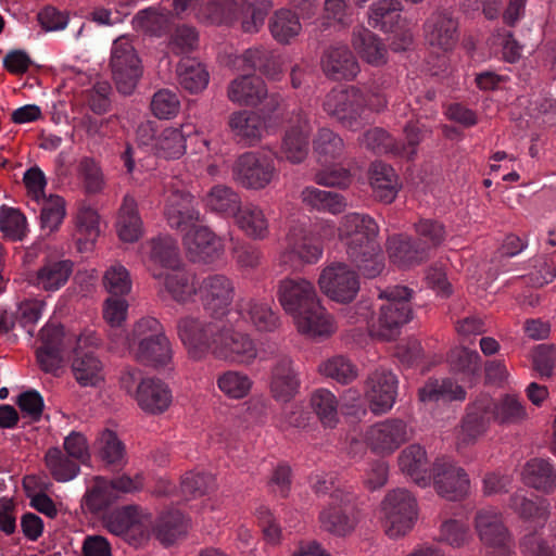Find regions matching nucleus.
Masks as SVG:
<instances>
[{
	"label": "nucleus",
	"instance_id": "nucleus-1",
	"mask_svg": "<svg viewBox=\"0 0 556 556\" xmlns=\"http://www.w3.org/2000/svg\"><path fill=\"white\" fill-rule=\"evenodd\" d=\"M115 349L127 350L139 363L161 368L173 361V346L163 325L154 317L138 320L128 336L116 334Z\"/></svg>",
	"mask_w": 556,
	"mask_h": 556
},
{
	"label": "nucleus",
	"instance_id": "nucleus-2",
	"mask_svg": "<svg viewBox=\"0 0 556 556\" xmlns=\"http://www.w3.org/2000/svg\"><path fill=\"white\" fill-rule=\"evenodd\" d=\"M380 521L390 539L406 535L418 518V503L415 495L404 488L387 492L380 503Z\"/></svg>",
	"mask_w": 556,
	"mask_h": 556
},
{
	"label": "nucleus",
	"instance_id": "nucleus-3",
	"mask_svg": "<svg viewBox=\"0 0 556 556\" xmlns=\"http://www.w3.org/2000/svg\"><path fill=\"white\" fill-rule=\"evenodd\" d=\"M410 296L412 290L402 286L381 292L379 298L383 303L379 307L377 324L370 329L371 334L383 340L393 339L412 318Z\"/></svg>",
	"mask_w": 556,
	"mask_h": 556
},
{
	"label": "nucleus",
	"instance_id": "nucleus-4",
	"mask_svg": "<svg viewBox=\"0 0 556 556\" xmlns=\"http://www.w3.org/2000/svg\"><path fill=\"white\" fill-rule=\"evenodd\" d=\"M223 320H203L187 315L178 319L177 337L185 348L189 358L202 361L208 354L213 355L214 342L218 336Z\"/></svg>",
	"mask_w": 556,
	"mask_h": 556
},
{
	"label": "nucleus",
	"instance_id": "nucleus-5",
	"mask_svg": "<svg viewBox=\"0 0 556 556\" xmlns=\"http://www.w3.org/2000/svg\"><path fill=\"white\" fill-rule=\"evenodd\" d=\"M431 485L440 497L456 502L468 496L470 479L457 462L441 456L431 464Z\"/></svg>",
	"mask_w": 556,
	"mask_h": 556
},
{
	"label": "nucleus",
	"instance_id": "nucleus-6",
	"mask_svg": "<svg viewBox=\"0 0 556 556\" xmlns=\"http://www.w3.org/2000/svg\"><path fill=\"white\" fill-rule=\"evenodd\" d=\"M354 496L345 490H336L319 513L320 528L338 536L351 533L359 521L353 503Z\"/></svg>",
	"mask_w": 556,
	"mask_h": 556
},
{
	"label": "nucleus",
	"instance_id": "nucleus-7",
	"mask_svg": "<svg viewBox=\"0 0 556 556\" xmlns=\"http://www.w3.org/2000/svg\"><path fill=\"white\" fill-rule=\"evenodd\" d=\"M110 65L116 87L123 94H130L142 74L141 61L127 36L114 40Z\"/></svg>",
	"mask_w": 556,
	"mask_h": 556
},
{
	"label": "nucleus",
	"instance_id": "nucleus-8",
	"mask_svg": "<svg viewBox=\"0 0 556 556\" xmlns=\"http://www.w3.org/2000/svg\"><path fill=\"white\" fill-rule=\"evenodd\" d=\"M340 240L346 247V254L358 257L361 248L366 253L375 254L378 250V225L368 215L351 213L345 215L338 229Z\"/></svg>",
	"mask_w": 556,
	"mask_h": 556
},
{
	"label": "nucleus",
	"instance_id": "nucleus-9",
	"mask_svg": "<svg viewBox=\"0 0 556 556\" xmlns=\"http://www.w3.org/2000/svg\"><path fill=\"white\" fill-rule=\"evenodd\" d=\"M324 111L343 127L356 131L366 124L362 113V90L356 87L333 89L323 102Z\"/></svg>",
	"mask_w": 556,
	"mask_h": 556
},
{
	"label": "nucleus",
	"instance_id": "nucleus-10",
	"mask_svg": "<svg viewBox=\"0 0 556 556\" xmlns=\"http://www.w3.org/2000/svg\"><path fill=\"white\" fill-rule=\"evenodd\" d=\"M213 356L237 365H250L257 357V348L249 334L222 321L218 336L213 341Z\"/></svg>",
	"mask_w": 556,
	"mask_h": 556
},
{
	"label": "nucleus",
	"instance_id": "nucleus-11",
	"mask_svg": "<svg viewBox=\"0 0 556 556\" xmlns=\"http://www.w3.org/2000/svg\"><path fill=\"white\" fill-rule=\"evenodd\" d=\"M477 534L486 549V556H513L511 540L495 508H482L475 518Z\"/></svg>",
	"mask_w": 556,
	"mask_h": 556
},
{
	"label": "nucleus",
	"instance_id": "nucleus-12",
	"mask_svg": "<svg viewBox=\"0 0 556 556\" xmlns=\"http://www.w3.org/2000/svg\"><path fill=\"white\" fill-rule=\"evenodd\" d=\"M318 287L331 301L350 303L359 291V279L349 265L331 263L321 269L318 277Z\"/></svg>",
	"mask_w": 556,
	"mask_h": 556
},
{
	"label": "nucleus",
	"instance_id": "nucleus-13",
	"mask_svg": "<svg viewBox=\"0 0 556 556\" xmlns=\"http://www.w3.org/2000/svg\"><path fill=\"white\" fill-rule=\"evenodd\" d=\"M233 179L247 189L261 190L276 177L274 160L265 153L247 152L233 164Z\"/></svg>",
	"mask_w": 556,
	"mask_h": 556
},
{
	"label": "nucleus",
	"instance_id": "nucleus-14",
	"mask_svg": "<svg viewBox=\"0 0 556 556\" xmlns=\"http://www.w3.org/2000/svg\"><path fill=\"white\" fill-rule=\"evenodd\" d=\"M89 345H98V340L93 334H83L77 339L72 371L80 387L99 388L105 380V369L101 359L92 351H84Z\"/></svg>",
	"mask_w": 556,
	"mask_h": 556
},
{
	"label": "nucleus",
	"instance_id": "nucleus-15",
	"mask_svg": "<svg viewBox=\"0 0 556 556\" xmlns=\"http://www.w3.org/2000/svg\"><path fill=\"white\" fill-rule=\"evenodd\" d=\"M187 257L199 264L211 265L225 253L224 239L207 226L191 227L182 238Z\"/></svg>",
	"mask_w": 556,
	"mask_h": 556
},
{
	"label": "nucleus",
	"instance_id": "nucleus-16",
	"mask_svg": "<svg viewBox=\"0 0 556 556\" xmlns=\"http://www.w3.org/2000/svg\"><path fill=\"white\" fill-rule=\"evenodd\" d=\"M235 294L233 281L224 274L208 275L199 283L202 305L213 318L228 315Z\"/></svg>",
	"mask_w": 556,
	"mask_h": 556
},
{
	"label": "nucleus",
	"instance_id": "nucleus-17",
	"mask_svg": "<svg viewBox=\"0 0 556 556\" xmlns=\"http://www.w3.org/2000/svg\"><path fill=\"white\" fill-rule=\"evenodd\" d=\"M412 431L404 420L389 418L370 426L365 440L374 453L388 456L406 443Z\"/></svg>",
	"mask_w": 556,
	"mask_h": 556
},
{
	"label": "nucleus",
	"instance_id": "nucleus-18",
	"mask_svg": "<svg viewBox=\"0 0 556 556\" xmlns=\"http://www.w3.org/2000/svg\"><path fill=\"white\" fill-rule=\"evenodd\" d=\"M276 296L290 317L320 300L314 283L303 277H286L279 280Z\"/></svg>",
	"mask_w": 556,
	"mask_h": 556
},
{
	"label": "nucleus",
	"instance_id": "nucleus-19",
	"mask_svg": "<svg viewBox=\"0 0 556 556\" xmlns=\"http://www.w3.org/2000/svg\"><path fill=\"white\" fill-rule=\"evenodd\" d=\"M142 260L153 278H161L165 271L180 264L177 242L170 236L152 238L142 244Z\"/></svg>",
	"mask_w": 556,
	"mask_h": 556
},
{
	"label": "nucleus",
	"instance_id": "nucleus-20",
	"mask_svg": "<svg viewBox=\"0 0 556 556\" xmlns=\"http://www.w3.org/2000/svg\"><path fill=\"white\" fill-rule=\"evenodd\" d=\"M292 318L296 331L309 339L324 340L337 331L334 317L321 304V300L307 306Z\"/></svg>",
	"mask_w": 556,
	"mask_h": 556
},
{
	"label": "nucleus",
	"instance_id": "nucleus-21",
	"mask_svg": "<svg viewBox=\"0 0 556 556\" xmlns=\"http://www.w3.org/2000/svg\"><path fill=\"white\" fill-rule=\"evenodd\" d=\"M397 383L395 375L386 369H378L368 377L365 395L371 412L384 414L393 407Z\"/></svg>",
	"mask_w": 556,
	"mask_h": 556
},
{
	"label": "nucleus",
	"instance_id": "nucleus-22",
	"mask_svg": "<svg viewBox=\"0 0 556 556\" xmlns=\"http://www.w3.org/2000/svg\"><path fill=\"white\" fill-rule=\"evenodd\" d=\"M165 193L164 215L172 228L185 230L200 219V212L189 192L170 188Z\"/></svg>",
	"mask_w": 556,
	"mask_h": 556
},
{
	"label": "nucleus",
	"instance_id": "nucleus-23",
	"mask_svg": "<svg viewBox=\"0 0 556 556\" xmlns=\"http://www.w3.org/2000/svg\"><path fill=\"white\" fill-rule=\"evenodd\" d=\"M156 279L160 281L161 291L167 293L178 304H191L199 294L200 282H198L194 275L188 273L180 264Z\"/></svg>",
	"mask_w": 556,
	"mask_h": 556
},
{
	"label": "nucleus",
	"instance_id": "nucleus-24",
	"mask_svg": "<svg viewBox=\"0 0 556 556\" xmlns=\"http://www.w3.org/2000/svg\"><path fill=\"white\" fill-rule=\"evenodd\" d=\"M74 264L70 260L46 258L33 274L30 283L45 292H55L63 288L73 274Z\"/></svg>",
	"mask_w": 556,
	"mask_h": 556
},
{
	"label": "nucleus",
	"instance_id": "nucleus-25",
	"mask_svg": "<svg viewBox=\"0 0 556 556\" xmlns=\"http://www.w3.org/2000/svg\"><path fill=\"white\" fill-rule=\"evenodd\" d=\"M141 410L148 415H161L165 413L173 401L169 387L162 380L147 377L138 386L135 399Z\"/></svg>",
	"mask_w": 556,
	"mask_h": 556
},
{
	"label": "nucleus",
	"instance_id": "nucleus-26",
	"mask_svg": "<svg viewBox=\"0 0 556 556\" xmlns=\"http://www.w3.org/2000/svg\"><path fill=\"white\" fill-rule=\"evenodd\" d=\"M457 22L447 13L435 12L425 24L426 41L437 51L447 52L457 43Z\"/></svg>",
	"mask_w": 556,
	"mask_h": 556
},
{
	"label": "nucleus",
	"instance_id": "nucleus-27",
	"mask_svg": "<svg viewBox=\"0 0 556 556\" xmlns=\"http://www.w3.org/2000/svg\"><path fill=\"white\" fill-rule=\"evenodd\" d=\"M228 125L233 136L249 146L256 144L270 132L267 119L252 111L232 113Z\"/></svg>",
	"mask_w": 556,
	"mask_h": 556
},
{
	"label": "nucleus",
	"instance_id": "nucleus-28",
	"mask_svg": "<svg viewBox=\"0 0 556 556\" xmlns=\"http://www.w3.org/2000/svg\"><path fill=\"white\" fill-rule=\"evenodd\" d=\"M397 465L403 475L420 488L431 485V467L427 451L419 444L406 446L397 456Z\"/></svg>",
	"mask_w": 556,
	"mask_h": 556
},
{
	"label": "nucleus",
	"instance_id": "nucleus-29",
	"mask_svg": "<svg viewBox=\"0 0 556 556\" xmlns=\"http://www.w3.org/2000/svg\"><path fill=\"white\" fill-rule=\"evenodd\" d=\"M191 135H198V129L191 123L181 124L178 127H166L153 137L155 153L164 159H179L186 152V139Z\"/></svg>",
	"mask_w": 556,
	"mask_h": 556
},
{
	"label": "nucleus",
	"instance_id": "nucleus-30",
	"mask_svg": "<svg viewBox=\"0 0 556 556\" xmlns=\"http://www.w3.org/2000/svg\"><path fill=\"white\" fill-rule=\"evenodd\" d=\"M323 255V247L317 238L304 228H294L288 236V249L281 254L287 264L293 256L306 264L316 263Z\"/></svg>",
	"mask_w": 556,
	"mask_h": 556
},
{
	"label": "nucleus",
	"instance_id": "nucleus-31",
	"mask_svg": "<svg viewBox=\"0 0 556 556\" xmlns=\"http://www.w3.org/2000/svg\"><path fill=\"white\" fill-rule=\"evenodd\" d=\"M479 400L491 421L500 425H511L521 422L527 418L526 408L515 395H505L497 401L488 395H482Z\"/></svg>",
	"mask_w": 556,
	"mask_h": 556
},
{
	"label": "nucleus",
	"instance_id": "nucleus-32",
	"mask_svg": "<svg viewBox=\"0 0 556 556\" xmlns=\"http://www.w3.org/2000/svg\"><path fill=\"white\" fill-rule=\"evenodd\" d=\"M311 126L306 117L296 116L294 125L290 126L282 138L281 154L291 163H301L308 152Z\"/></svg>",
	"mask_w": 556,
	"mask_h": 556
},
{
	"label": "nucleus",
	"instance_id": "nucleus-33",
	"mask_svg": "<svg viewBox=\"0 0 556 556\" xmlns=\"http://www.w3.org/2000/svg\"><path fill=\"white\" fill-rule=\"evenodd\" d=\"M483 405L479 397L468 407L467 414L457 433V445L468 446L475 444L489 430L490 424Z\"/></svg>",
	"mask_w": 556,
	"mask_h": 556
},
{
	"label": "nucleus",
	"instance_id": "nucleus-34",
	"mask_svg": "<svg viewBox=\"0 0 556 556\" xmlns=\"http://www.w3.org/2000/svg\"><path fill=\"white\" fill-rule=\"evenodd\" d=\"M387 248L391 262L402 268L419 265L428 258L427 249L406 236L391 237Z\"/></svg>",
	"mask_w": 556,
	"mask_h": 556
},
{
	"label": "nucleus",
	"instance_id": "nucleus-35",
	"mask_svg": "<svg viewBox=\"0 0 556 556\" xmlns=\"http://www.w3.org/2000/svg\"><path fill=\"white\" fill-rule=\"evenodd\" d=\"M266 96L267 88L264 81L252 75L238 77L228 87L229 100L239 105H257Z\"/></svg>",
	"mask_w": 556,
	"mask_h": 556
},
{
	"label": "nucleus",
	"instance_id": "nucleus-36",
	"mask_svg": "<svg viewBox=\"0 0 556 556\" xmlns=\"http://www.w3.org/2000/svg\"><path fill=\"white\" fill-rule=\"evenodd\" d=\"M351 42L359 58L368 64L380 66L387 62L386 46L369 29L355 27Z\"/></svg>",
	"mask_w": 556,
	"mask_h": 556
},
{
	"label": "nucleus",
	"instance_id": "nucleus-37",
	"mask_svg": "<svg viewBox=\"0 0 556 556\" xmlns=\"http://www.w3.org/2000/svg\"><path fill=\"white\" fill-rule=\"evenodd\" d=\"M323 70L327 76L334 79H351L358 72V63L346 47L328 50L321 60Z\"/></svg>",
	"mask_w": 556,
	"mask_h": 556
},
{
	"label": "nucleus",
	"instance_id": "nucleus-38",
	"mask_svg": "<svg viewBox=\"0 0 556 556\" xmlns=\"http://www.w3.org/2000/svg\"><path fill=\"white\" fill-rule=\"evenodd\" d=\"M300 382L289 359L279 361L273 369L270 392L282 403L291 401L299 391Z\"/></svg>",
	"mask_w": 556,
	"mask_h": 556
},
{
	"label": "nucleus",
	"instance_id": "nucleus-39",
	"mask_svg": "<svg viewBox=\"0 0 556 556\" xmlns=\"http://www.w3.org/2000/svg\"><path fill=\"white\" fill-rule=\"evenodd\" d=\"M238 228L253 240H263L269 235V220L265 212L257 205L248 204L235 214Z\"/></svg>",
	"mask_w": 556,
	"mask_h": 556
},
{
	"label": "nucleus",
	"instance_id": "nucleus-40",
	"mask_svg": "<svg viewBox=\"0 0 556 556\" xmlns=\"http://www.w3.org/2000/svg\"><path fill=\"white\" fill-rule=\"evenodd\" d=\"M369 181L375 195L391 203L400 190L399 177L394 169L384 163H374L369 172Z\"/></svg>",
	"mask_w": 556,
	"mask_h": 556
},
{
	"label": "nucleus",
	"instance_id": "nucleus-41",
	"mask_svg": "<svg viewBox=\"0 0 556 556\" xmlns=\"http://www.w3.org/2000/svg\"><path fill=\"white\" fill-rule=\"evenodd\" d=\"M116 230L119 239L124 242H135L139 240L143 233L142 220L138 212L137 202L129 195L124 198L119 208Z\"/></svg>",
	"mask_w": 556,
	"mask_h": 556
},
{
	"label": "nucleus",
	"instance_id": "nucleus-42",
	"mask_svg": "<svg viewBox=\"0 0 556 556\" xmlns=\"http://www.w3.org/2000/svg\"><path fill=\"white\" fill-rule=\"evenodd\" d=\"M521 478L527 485L539 491L551 492L556 486V471L548 460L542 458L527 462Z\"/></svg>",
	"mask_w": 556,
	"mask_h": 556
},
{
	"label": "nucleus",
	"instance_id": "nucleus-43",
	"mask_svg": "<svg viewBox=\"0 0 556 556\" xmlns=\"http://www.w3.org/2000/svg\"><path fill=\"white\" fill-rule=\"evenodd\" d=\"M238 311L260 331H273L278 327L279 318L267 303L249 299L239 303Z\"/></svg>",
	"mask_w": 556,
	"mask_h": 556
},
{
	"label": "nucleus",
	"instance_id": "nucleus-44",
	"mask_svg": "<svg viewBox=\"0 0 556 556\" xmlns=\"http://www.w3.org/2000/svg\"><path fill=\"white\" fill-rule=\"evenodd\" d=\"M300 197L302 203L312 210L339 214L346 207L345 200L342 195L315 187L304 188Z\"/></svg>",
	"mask_w": 556,
	"mask_h": 556
},
{
	"label": "nucleus",
	"instance_id": "nucleus-45",
	"mask_svg": "<svg viewBox=\"0 0 556 556\" xmlns=\"http://www.w3.org/2000/svg\"><path fill=\"white\" fill-rule=\"evenodd\" d=\"M273 8L270 0H240L237 16H241V29L248 34L257 33Z\"/></svg>",
	"mask_w": 556,
	"mask_h": 556
},
{
	"label": "nucleus",
	"instance_id": "nucleus-46",
	"mask_svg": "<svg viewBox=\"0 0 556 556\" xmlns=\"http://www.w3.org/2000/svg\"><path fill=\"white\" fill-rule=\"evenodd\" d=\"M148 516L136 506L113 510L104 518L105 528L115 535H124L137 526L143 525Z\"/></svg>",
	"mask_w": 556,
	"mask_h": 556
},
{
	"label": "nucleus",
	"instance_id": "nucleus-47",
	"mask_svg": "<svg viewBox=\"0 0 556 556\" xmlns=\"http://www.w3.org/2000/svg\"><path fill=\"white\" fill-rule=\"evenodd\" d=\"M177 76L180 86L191 93L202 91L208 84V73L194 59H182L177 67Z\"/></svg>",
	"mask_w": 556,
	"mask_h": 556
},
{
	"label": "nucleus",
	"instance_id": "nucleus-48",
	"mask_svg": "<svg viewBox=\"0 0 556 556\" xmlns=\"http://www.w3.org/2000/svg\"><path fill=\"white\" fill-rule=\"evenodd\" d=\"M238 1L220 0L210 2L195 11L199 21L215 25H231L237 20Z\"/></svg>",
	"mask_w": 556,
	"mask_h": 556
},
{
	"label": "nucleus",
	"instance_id": "nucleus-49",
	"mask_svg": "<svg viewBox=\"0 0 556 556\" xmlns=\"http://www.w3.org/2000/svg\"><path fill=\"white\" fill-rule=\"evenodd\" d=\"M117 500L110 480L103 477H94L92 485L84 496V506L91 513H99Z\"/></svg>",
	"mask_w": 556,
	"mask_h": 556
},
{
	"label": "nucleus",
	"instance_id": "nucleus-50",
	"mask_svg": "<svg viewBox=\"0 0 556 556\" xmlns=\"http://www.w3.org/2000/svg\"><path fill=\"white\" fill-rule=\"evenodd\" d=\"M45 464L52 478L58 482H68L79 473V465L56 447L49 448L45 455Z\"/></svg>",
	"mask_w": 556,
	"mask_h": 556
},
{
	"label": "nucleus",
	"instance_id": "nucleus-51",
	"mask_svg": "<svg viewBox=\"0 0 556 556\" xmlns=\"http://www.w3.org/2000/svg\"><path fill=\"white\" fill-rule=\"evenodd\" d=\"M40 208V226L43 231L52 233L62 225L66 216L65 200L56 194L43 197L38 203Z\"/></svg>",
	"mask_w": 556,
	"mask_h": 556
},
{
	"label": "nucleus",
	"instance_id": "nucleus-52",
	"mask_svg": "<svg viewBox=\"0 0 556 556\" xmlns=\"http://www.w3.org/2000/svg\"><path fill=\"white\" fill-rule=\"evenodd\" d=\"M217 388L228 399L241 400L249 395L253 381L244 372L226 370L216 379Z\"/></svg>",
	"mask_w": 556,
	"mask_h": 556
},
{
	"label": "nucleus",
	"instance_id": "nucleus-53",
	"mask_svg": "<svg viewBox=\"0 0 556 556\" xmlns=\"http://www.w3.org/2000/svg\"><path fill=\"white\" fill-rule=\"evenodd\" d=\"M205 205L213 212L232 215L241 207V200L237 192L223 185L214 186L205 195Z\"/></svg>",
	"mask_w": 556,
	"mask_h": 556
},
{
	"label": "nucleus",
	"instance_id": "nucleus-54",
	"mask_svg": "<svg viewBox=\"0 0 556 556\" xmlns=\"http://www.w3.org/2000/svg\"><path fill=\"white\" fill-rule=\"evenodd\" d=\"M313 149L318 162L327 165L343 154L344 143L332 130L323 128L313 141Z\"/></svg>",
	"mask_w": 556,
	"mask_h": 556
},
{
	"label": "nucleus",
	"instance_id": "nucleus-55",
	"mask_svg": "<svg viewBox=\"0 0 556 556\" xmlns=\"http://www.w3.org/2000/svg\"><path fill=\"white\" fill-rule=\"evenodd\" d=\"M465 390L450 379L430 380L419 390L421 402L464 400Z\"/></svg>",
	"mask_w": 556,
	"mask_h": 556
},
{
	"label": "nucleus",
	"instance_id": "nucleus-56",
	"mask_svg": "<svg viewBox=\"0 0 556 556\" xmlns=\"http://www.w3.org/2000/svg\"><path fill=\"white\" fill-rule=\"evenodd\" d=\"M361 144L379 154L393 153L405 159L414 154L413 149L401 151L390 135L378 127L367 130L361 139Z\"/></svg>",
	"mask_w": 556,
	"mask_h": 556
},
{
	"label": "nucleus",
	"instance_id": "nucleus-57",
	"mask_svg": "<svg viewBox=\"0 0 556 556\" xmlns=\"http://www.w3.org/2000/svg\"><path fill=\"white\" fill-rule=\"evenodd\" d=\"M269 29L277 41L288 43L300 34L302 26L296 14L289 10H280L271 17Z\"/></svg>",
	"mask_w": 556,
	"mask_h": 556
},
{
	"label": "nucleus",
	"instance_id": "nucleus-58",
	"mask_svg": "<svg viewBox=\"0 0 556 556\" xmlns=\"http://www.w3.org/2000/svg\"><path fill=\"white\" fill-rule=\"evenodd\" d=\"M311 406L325 427H334L338 422V400L327 389H318L311 396Z\"/></svg>",
	"mask_w": 556,
	"mask_h": 556
},
{
	"label": "nucleus",
	"instance_id": "nucleus-59",
	"mask_svg": "<svg viewBox=\"0 0 556 556\" xmlns=\"http://www.w3.org/2000/svg\"><path fill=\"white\" fill-rule=\"evenodd\" d=\"M97 452L101 460L106 465L121 466L125 463V445L117 434L111 430H104L99 435Z\"/></svg>",
	"mask_w": 556,
	"mask_h": 556
},
{
	"label": "nucleus",
	"instance_id": "nucleus-60",
	"mask_svg": "<svg viewBox=\"0 0 556 556\" xmlns=\"http://www.w3.org/2000/svg\"><path fill=\"white\" fill-rule=\"evenodd\" d=\"M0 230L13 240L21 241L27 233V220L24 214L13 207H0Z\"/></svg>",
	"mask_w": 556,
	"mask_h": 556
},
{
	"label": "nucleus",
	"instance_id": "nucleus-61",
	"mask_svg": "<svg viewBox=\"0 0 556 556\" xmlns=\"http://www.w3.org/2000/svg\"><path fill=\"white\" fill-rule=\"evenodd\" d=\"M469 526L462 520L448 518L440 526L439 541L453 548H460L470 542Z\"/></svg>",
	"mask_w": 556,
	"mask_h": 556
},
{
	"label": "nucleus",
	"instance_id": "nucleus-62",
	"mask_svg": "<svg viewBox=\"0 0 556 556\" xmlns=\"http://www.w3.org/2000/svg\"><path fill=\"white\" fill-rule=\"evenodd\" d=\"M170 20V13L166 10L159 8H148L139 11L132 18V24L136 29L159 34L163 30Z\"/></svg>",
	"mask_w": 556,
	"mask_h": 556
},
{
	"label": "nucleus",
	"instance_id": "nucleus-63",
	"mask_svg": "<svg viewBox=\"0 0 556 556\" xmlns=\"http://www.w3.org/2000/svg\"><path fill=\"white\" fill-rule=\"evenodd\" d=\"M323 375L338 381L339 383L346 384L356 379L358 371L356 367L344 356H334L319 366Z\"/></svg>",
	"mask_w": 556,
	"mask_h": 556
},
{
	"label": "nucleus",
	"instance_id": "nucleus-64",
	"mask_svg": "<svg viewBox=\"0 0 556 556\" xmlns=\"http://www.w3.org/2000/svg\"><path fill=\"white\" fill-rule=\"evenodd\" d=\"M416 233L421 248L429 253L431 249L441 245L446 238V230L442 223L433 219H421L415 225Z\"/></svg>",
	"mask_w": 556,
	"mask_h": 556
}]
</instances>
